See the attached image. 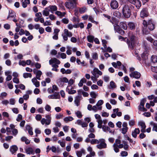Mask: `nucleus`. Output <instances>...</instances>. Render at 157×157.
<instances>
[{
    "instance_id": "1",
    "label": "nucleus",
    "mask_w": 157,
    "mask_h": 157,
    "mask_svg": "<svg viewBox=\"0 0 157 157\" xmlns=\"http://www.w3.org/2000/svg\"><path fill=\"white\" fill-rule=\"evenodd\" d=\"M132 6L128 5H124L122 8V11L124 16L126 18H129L131 15V11L132 8Z\"/></svg>"
},
{
    "instance_id": "2",
    "label": "nucleus",
    "mask_w": 157,
    "mask_h": 157,
    "mask_svg": "<svg viewBox=\"0 0 157 157\" xmlns=\"http://www.w3.org/2000/svg\"><path fill=\"white\" fill-rule=\"evenodd\" d=\"M136 38L135 36L132 35L129 37V39L127 40V43L129 48L132 49L134 48Z\"/></svg>"
},
{
    "instance_id": "3",
    "label": "nucleus",
    "mask_w": 157,
    "mask_h": 157,
    "mask_svg": "<svg viewBox=\"0 0 157 157\" xmlns=\"http://www.w3.org/2000/svg\"><path fill=\"white\" fill-rule=\"evenodd\" d=\"M144 26L142 28V32L144 35H147L150 33V31L147 27L146 21L144 20L143 22Z\"/></svg>"
},
{
    "instance_id": "4",
    "label": "nucleus",
    "mask_w": 157,
    "mask_h": 157,
    "mask_svg": "<svg viewBox=\"0 0 157 157\" xmlns=\"http://www.w3.org/2000/svg\"><path fill=\"white\" fill-rule=\"evenodd\" d=\"M147 27L150 31H152L155 28V24L151 19L146 21Z\"/></svg>"
},
{
    "instance_id": "5",
    "label": "nucleus",
    "mask_w": 157,
    "mask_h": 157,
    "mask_svg": "<svg viewBox=\"0 0 157 157\" xmlns=\"http://www.w3.org/2000/svg\"><path fill=\"white\" fill-rule=\"evenodd\" d=\"M149 15L148 9L147 8H143L140 12V17L142 18L147 17Z\"/></svg>"
},
{
    "instance_id": "6",
    "label": "nucleus",
    "mask_w": 157,
    "mask_h": 157,
    "mask_svg": "<svg viewBox=\"0 0 157 157\" xmlns=\"http://www.w3.org/2000/svg\"><path fill=\"white\" fill-rule=\"evenodd\" d=\"M114 29L115 31L121 35H124L125 34V32L124 30L121 29L119 25L117 24H115L114 25Z\"/></svg>"
},
{
    "instance_id": "7",
    "label": "nucleus",
    "mask_w": 157,
    "mask_h": 157,
    "mask_svg": "<svg viewBox=\"0 0 157 157\" xmlns=\"http://www.w3.org/2000/svg\"><path fill=\"white\" fill-rule=\"evenodd\" d=\"M65 5L66 8L71 10L74 9L76 6L75 3L72 2H66L65 3Z\"/></svg>"
},
{
    "instance_id": "8",
    "label": "nucleus",
    "mask_w": 157,
    "mask_h": 157,
    "mask_svg": "<svg viewBox=\"0 0 157 157\" xmlns=\"http://www.w3.org/2000/svg\"><path fill=\"white\" fill-rule=\"evenodd\" d=\"M100 141H101V143L100 144L97 145V148L99 149L106 148L107 147V145L105 142L104 140L103 139L100 140Z\"/></svg>"
},
{
    "instance_id": "9",
    "label": "nucleus",
    "mask_w": 157,
    "mask_h": 157,
    "mask_svg": "<svg viewBox=\"0 0 157 157\" xmlns=\"http://www.w3.org/2000/svg\"><path fill=\"white\" fill-rule=\"evenodd\" d=\"M110 7L113 9H117L119 6V4L116 0H112L110 3Z\"/></svg>"
},
{
    "instance_id": "10",
    "label": "nucleus",
    "mask_w": 157,
    "mask_h": 157,
    "mask_svg": "<svg viewBox=\"0 0 157 157\" xmlns=\"http://www.w3.org/2000/svg\"><path fill=\"white\" fill-rule=\"evenodd\" d=\"M129 75L131 77L138 79L140 78L141 76V74L139 72L137 71H135L134 72H132V73L130 74Z\"/></svg>"
},
{
    "instance_id": "11",
    "label": "nucleus",
    "mask_w": 157,
    "mask_h": 157,
    "mask_svg": "<svg viewBox=\"0 0 157 157\" xmlns=\"http://www.w3.org/2000/svg\"><path fill=\"white\" fill-rule=\"evenodd\" d=\"M138 125L141 127V132L142 133L146 132V125L145 123L143 121H140L138 122Z\"/></svg>"
},
{
    "instance_id": "12",
    "label": "nucleus",
    "mask_w": 157,
    "mask_h": 157,
    "mask_svg": "<svg viewBox=\"0 0 157 157\" xmlns=\"http://www.w3.org/2000/svg\"><path fill=\"white\" fill-rule=\"evenodd\" d=\"M45 10H48L50 11L53 13V12L56 11L57 10V6L55 5L51 6L50 5L48 7L45 8Z\"/></svg>"
},
{
    "instance_id": "13",
    "label": "nucleus",
    "mask_w": 157,
    "mask_h": 157,
    "mask_svg": "<svg viewBox=\"0 0 157 157\" xmlns=\"http://www.w3.org/2000/svg\"><path fill=\"white\" fill-rule=\"evenodd\" d=\"M73 87L71 86H68L66 89V91L69 94H74L76 93V91L74 90H72Z\"/></svg>"
},
{
    "instance_id": "14",
    "label": "nucleus",
    "mask_w": 157,
    "mask_h": 157,
    "mask_svg": "<svg viewBox=\"0 0 157 157\" xmlns=\"http://www.w3.org/2000/svg\"><path fill=\"white\" fill-rule=\"evenodd\" d=\"M49 63L50 65H52L53 63H55V64L59 65L60 64V62L56 58H54L49 60Z\"/></svg>"
},
{
    "instance_id": "15",
    "label": "nucleus",
    "mask_w": 157,
    "mask_h": 157,
    "mask_svg": "<svg viewBox=\"0 0 157 157\" xmlns=\"http://www.w3.org/2000/svg\"><path fill=\"white\" fill-rule=\"evenodd\" d=\"M48 98L49 99H59L60 96L59 93L55 92L54 94L48 96Z\"/></svg>"
},
{
    "instance_id": "16",
    "label": "nucleus",
    "mask_w": 157,
    "mask_h": 157,
    "mask_svg": "<svg viewBox=\"0 0 157 157\" xmlns=\"http://www.w3.org/2000/svg\"><path fill=\"white\" fill-rule=\"evenodd\" d=\"M136 24L133 22H129L128 24V26L129 29L131 30L135 29Z\"/></svg>"
},
{
    "instance_id": "17",
    "label": "nucleus",
    "mask_w": 157,
    "mask_h": 157,
    "mask_svg": "<svg viewBox=\"0 0 157 157\" xmlns=\"http://www.w3.org/2000/svg\"><path fill=\"white\" fill-rule=\"evenodd\" d=\"M140 132V130L139 128H136L133 131H132V135L134 138H136L137 134H139Z\"/></svg>"
},
{
    "instance_id": "18",
    "label": "nucleus",
    "mask_w": 157,
    "mask_h": 157,
    "mask_svg": "<svg viewBox=\"0 0 157 157\" xmlns=\"http://www.w3.org/2000/svg\"><path fill=\"white\" fill-rule=\"evenodd\" d=\"M18 147L16 145H13L10 147V151L12 154L15 153L18 150Z\"/></svg>"
},
{
    "instance_id": "19",
    "label": "nucleus",
    "mask_w": 157,
    "mask_h": 157,
    "mask_svg": "<svg viewBox=\"0 0 157 157\" xmlns=\"http://www.w3.org/2000/svg\"><path fill=\"white\" fill-rule=\"evenodd\" d=\"M25 152L28 154L34 155V151L33 148L31 147H29L25 149Z\"/></svg>"
},
{
    "instance_id": "20",
    "label": "nucleus",
    "mask_w": 157,
    "mask_h": 157,
    "mask_svg": "<svg viewBox=\"0 0 157 157\" xmlns=\"http://www.w3.org/2000/svg\"><path fill=\"white\" fill-rule=\"evenodd\" d=\"M119 26L120 28L123 29L124 30H126L127 29V26L125 22H120Z\"/></svg>"
},
{
    "instance_id": "21",
    "label": "nucleus",
    "mask_w": 157,
    "mask_h": 157,
    "mask_svg": "<svg viewBox=\"0 0 157 157\" xmlns=\"http://www.w3.org/2000/svg\"><path fill=\"white\" fill-rule=\"evenodd\" d=\"M151 63L153 64L157 62V56L155 55H152L151 58Z\"/></svg>"
},
{
    "instance_id": "22",
    "label": "nucleus",
    "mask_w": 157,
    "mask_h": 157,
    "mask_svg": "<svg viewBox=\"0 0 157 157\" xmlns=\"http://www.w3.org/2000/svg\"><path fill=\"white\" fill-rule=\"evenodd\" d=\"M30 3V0H25L24 1L22 2V7L25 8L27 6V4H29Z\"/></svg>"
},
{
    "instance_id": "23",
    "label": "nucleus",
    "mask_w": 157,
    "mask_h": 157,
    "mask_svg": "<svg viewBox=\"0 0 157 157\" xmlns=\"http://www.w3.org/2000/svg\"><path fill=\"white\" fill-rule=\"evenodd\" d=\"M134 5L137 8L139 9L141 6V3L140 1L139 0H136Z\"/></svg>"
},
{
    "instance_id": "24",
    "label": "nucleus",
    "mask_w": 157,
    "mask_h": 157,
    "mask_svg": "<svg viewBox=\"0 0 157 157\" xmlns=\"http://www.w3.org/2000/svg\"><path fill=\"white\" fill-rule=\"evenodd\" d=\"M81 98L79 96H76L75 98V102L77 106H79L80 105V100Z\"/></svg>"
},
{
    "instance_id": "25",
    "label": "nucleus",
    "mask_w": 157,
    "mask_h": 157,
    "mask_svg": "<svg viewBox=\"0 0 157 157\" xmlns=\"http://www.w3.org/2000/svg\"><path fill=\"white\" fill-rule=\"evenodd\" d=\"M87 40L90 43H93L94 37L92 35H89L87 37Z\"/></svg>"
},
{
    "instance_id": "26",
    "label": "nucleus",
    "mask_w": 157,
    "mask_h": 157,
    "mask_svg": "<svg viewBox=\"0 0 157 157\" xmlns=\"http://www.w3.org/2000/svg\"><path fill=\"white\" fill-rule=\"evenodd\" d=\"M64 33L69 37H71L72 36V33L70 32H69L68 30L66 29H65L64 30Z\"/></svg>"
},
{
    "instance_id": "27",
    "label": "nucleus",
    "mask_w": 157,
    "mask_h": 157,
    "mask_svg": "<svg viewBox=\"0 0 157 157\" xmlns=\"http://www.w3.org/2000/svg\"><path fill=\"white\" fill-rule=\"evenodd\" d=\"M74 119L71 116L66 117L63 119V121L66 122H67L68 121H71Z\"/></svg>"
},
{
    "instance_id": "28",
    "label": "nucleus",
    "mask_w": 157,
    "mask_h": 157,
    "mask_svg": "<svg viewBox=\"0 0 157 157\" xmlns=\"http://www.w3.org/2000/svg\"><path fill=\"white\" fill-rule=\"evenodd\" d=\"M57 83L58 85L60 87L63 86V83L62 80L61 78H60L57 80Z\"/></svg>"
},
{
    "instance_id": "29",
    "label": "nucleus",
    "mask_w": 157,
    "mask_h": 157,
    "mask_svg": "<svg viewBox=\"0 0 157 157\" xmlns=\"http://www.w3.org/2000/svg\"><path fill=\"white\" fill-rule=\"evenodd\" d=\"M110 87H109V88L113 89L116 88L117 86L115 83L113 81H111L110 82Z\"/></svg>"
},
{
    "instance_id": "30",
    "label": "nucleus",
    "mask_w": 157,
    "mask_h": 157,
    "mask_svg": "<svg viewBox=\"0 0 157 157\" xmlns=\"http://www.w3.org/2000/svg\"><path fill=\"white\" fill-rule=\"evenodd\" d=\"M86 8L85 6L83 7L79 8V12L81 14H82L84 13L86 10Z\"/></svg>"
},
{
    "instance_id": "31",
    "label": "nucleus",
    "mask_w": 157,
    "mask_h": 157,
    "mask_svg": "<svg viewBox=\"0 0 157 157\" xmlns=\"http://www.w3.org/2000/svg\"><path fill=\"white\" fill-rule=\"evenodd\" d=\"M113 147L114 150L117 153L119 151V150L118 147V145L116 143H114Z\"/></svg>"
},
{
    "instance_id": "32",
    "label": "nucleus",
    "mask_w": 157,
    "mask_h": 157,
    "mask_svg": "<svg viewBox=\"0 0 157 157\" xmlns=\"http://www.w3.org/2000/svg\"><path fill=\"white\" fill-rule=\"evenodd\" d=\"M92 57L93 59L95 60H97L98 59V56L97 53L96 52L92 53Z\"/></svg>"
},
{
    "instance_id": "33",
    "label": "nucleus",
    "mask_w": 157,
    "mask_h": 157,
    "mask_svg": "<svg viewBox=\"0 0 157 157\" xmlns=\"http://www.w3.org/2000/svg\"><path fill=\"white\" fill-rule=\"evenodd\" d=\"M98 124V127L99 128H101L102 127V124L103 123V121L101 119L98 120L97 121Z\"/></svg>"
},
{
    "instance_id": "34",
    "label": "nucleus",
    "mask_w": 157,
    "mask_h": 157,
    "mask_svg": "<svg viewBox=\"0 0 157 157\" xmlns=\"http://www.w3.org/2000/svg\"><path fill=\"white\" fill-rule=\"evenodd\" d=\"M113 15L114 16L118 18H120L121 15V13L118 11H115L113 13Z\"/></svg>"
},
{
    "instance_id": "35",
    "label": "nucleus",
    "mask_w": 157,
    "mask_h": 157,
    "mask_svg": "<svg viewBox=\"0 0 157 157\" xmlns=\"http://www.w3.org/2000/svg\"><path fill=\"white\" fill-rule=\"evenodd\" d=\"M23 76L25 78L28 77L31 78L32 76V75L30 73H25L23 74Z\"/></svg>"
},
{
    "instance_id": "36",
    "label": "nucleus",
    "mask_w": 157,
    "mask_h": 157,
    "mask_svg": "<svg viewBox=\"0 0 157 157\" xmlns=\"http://www.w3.org/2000/svg\"><path fill=\"white\" fill-rule=\"evenodd\" d=\"M94 71L93 73H96V74H98L100 75H102V72L97 68H95L94 69Z\"/></svg>"
},
{
    "instance_id": "37",
    "label": "nucleus",
    "mask_w": 157,
    "mask_h": 157,
    "mask_svg": "<svg viewBox=\"0 0 157 157\" xmlns=\"http://www.w3.org/2000/svg\"><path fill=\"white\" fill-rule=\"evenodd\" d=\"M49 11L48 10H45V9L42 12L43 14L45 16H47L49 15Z\"/></svg>"
},
{
    "instance_id": "38",
    "label": "nucleus",
    "mask_w": 157,
    "mask_h": 157,
    "mask_svg": "<svg viewBox=\"0 0 157 157\" xmlns=\"http://www.w3.org/2000/svg\"><path fill=\"white\" fill-rule=\"evenodd\" d=\"M42 74V72L40 71L39 70L37 73L36 74V78L38 80H40V77Z\"/></svg>"
},
{
    "instance_id": "39",
    "label": "nucleus",
    "mask_w": 157,
    "mask_h": 157,
    "mask_svg": "<svg viewBox=\"0 0 157 157\" xmlns=\"http://www.w3.org/2000/svg\"><path fill=\"white\" fill-rule=\"evenodd\" d=\"M99 143V141L97 139H92L90 141V143L92 144H98Z\"/></svg>"
},
{
    "instance_id": "40",
    "label": "nucleus",
    "mask_w": 157,
    "mask_h": 157,
    "mask_svg": "<svg viewBox=\"0 0 157 157\" xmlns=\"http://www.w3.org/2000/svg\"><path fill=\"white\" fill-rule=\"evenodd\" d=\"M151 70L153 72H155L157 73V66H151Z\"/></svg>"
},
{
    "instance_id": "41",
    "label": "nucleus",
    "mask_w": 157,
    "mask_h": 157,
    "mask_svg": "<svg viewBox=\"0 0 157 157\" xmlns=\"http://www.w3.org/2000/svg\"><path fill=\"white\" fill-rule=\"evenodd\" d=\"M123 143L124 144V148L125 150H127L128 148V146L127 144V142L125 141H123Z\"/></svg>"
},
{
    "instance_id": "42",
    "label": "nucleus",
    "mask_w": 157,
    "mask_h": 157,
    "mask_svg": "<svg viewBox=\"0 0 157 157\" xmlns=\"http://www.w3.org/2000/svg\"><path fill=\"white\" fill-rule=\"evenodd\" d=\"M75 114L79 118H82V115L81 112L79 111H78L76 112Z\"/></svg>"
},
{
    "instance_id": "43",
    "label": "nucleus",
    "mask_w": 157,
    "mask_h": 157,
    "mask_svg": "<svg viewBox=\"0 0 157 157\" xmlns=\"http://www.w3.org/2000/svg\"><path fill=\"white\" fill-rule=\"evenodd\" d=\"M12 135L14 136H16L18 132L17 129L14 128L12 130Z\"/></svg>"
},
{
    "instance_id": "44",
    "label": "nucleus",
    "mask_w": 157,
    "mask_h": 157,
    "mask_svg": "<svg viewBox=\"0 0 157 157\" xmlns=\"http://www.w3.org/2000/svg\"><path fill=\"white\" fill-rule=\"evenodd\" d=\"M146 39L149 41L151 43H153L154 42V39H153L151 36H148L146 37Z\"/></svg>"
},
{
    "instance_id": "45",
    "label": "nucleus",
    "mask_w": 157,
    "mask_h": 157,
    "mask_svg": "<svg viewBox=\"0 0 157 157\" xmlns=\"http://www.w3.org/2000/svg\"><path fill=\"white\" fill-rule=\"evenodd\" d=\"M14 14H15L14 12L12 11L11 13H10V12H9V14L7 17V19H8L10 17L14 18Z\"/></svg>"
},
{
    "instance_id": "46",
    "label": "nucleus",
    "mask_w": 157,
    "mask_h": 157,
    "mask_svg": "<svg viewBox=\"0 0 157 157\" xmlns=\"http://www.w3.org/2000/svg\"><path fill=\"white\" fill-rule=\"evenodd\" d=\"M121 155L122 157L126 156L128 155V153L127 151H123L121 152Z\"/></svg>"
},
{
    "instance_id": "47",
    "label": "nucleus",
    "mask_w": 157,
    "mask_h": 157,
    "mask_svg": "<svg viewBox=\"0 0 157 157\" xmlns=\"http://www.w3.org/2000/svg\"><path fill=\"white\" fill-rule=\"evenodd\" d=\"M78 95L77 96H79L80 98L82 97V94L83 92L82 89L79 90H78Z\"/></svg>"
},
{
    "instance_id": "48",
    "label": "nucleus",
    "mask_w": 157,
    "mask_h": 157,
    "mask_svg": "<svg viewBox=\"0 0 157 157\" xmlns=\"http://www.w3.org/2000/svg\"><path fill=\"white\" fill-rule=\"evenodd\" d=\"M101 128L104 132H108V129H109L108 126H106L104 125H103Z\"/></svg>"
},
{
    "instance_id": "49",
    "label": "nucleus",
    "mask_w": 157,
    "mask_h": 157,
    "mask_svg": "<svg viewBox=\"0 0 157 157\" xmlns=\"http://www.w3.org/2000/svg\"><path fill=\"white\" fill-rule=\"evenodd\" d=\"M104 103L103 101L102 100H100L98 101L97 103L96 104V105L98 107L102 105Z\"/></svg>"
},
{
    "instance_id": "50",
    "label": "nucleus",
    "mask_w": 157,
    "mask_h": 157,
    "mask_svg": "<svg viewBox=\"0 0 157 157\" xmlns=\"http://www.w3.org/2000/svg\"><path fill=\"white\" fill-rule=\"evenodd\" d=\"M146 100L144 99H141L140 101V105L142 106V107L144 106L145 103L146 102Z\"/></svg>"
},
{
    "instance_id": "51",
    "label": "nucleus",
    "mask_w": 157,
    "mask_h": 157,
    "mask_svg": "<svg viewBox=\"0 0 157 157\" xmlns=\"http://www.w3.org/2000/svg\"><path fill=\"white\" fill-rule=\"evenodd\" d=\"M19 64L20 65H22L23 66H25L26 64V63L24 60H20L19 62Z\"/></svg>"
},
{
    "instance_id": "52",
    "label": "nucleus",
    "mask_w": 157,
    "mask_h": 157,
    "mask_svg": "<svg viewBox=\"0 0 157 157\" xmlns=\"http://www.w3.org/2000/svg\"><path fill=\"white\" fill-rule=\"evenodd\" d=\"M90 94L91 96L93 98H95L96 97L97 95L96 93L94 92H91Z\"/></svg>"
},
{
    "instance_id": "53",
    "label": "nucleus",
    "mask_w": 157,
    "mask_h": 157,
    "mask_svg": "<svg viewBox=\"0 0 157 157\" xmlns=\"http://www.w3.org/2000/svg\"><path fill=\"white\" fill-rule=\"evenodd\" d=\"M44 132L46 135H49L51 134V131L49 129H46L45 130Z\"/></svg>"
},
{
    "instance_id": "54",
    "label": "nucleus",
    "mask_w": 157,
    "mask_h": 157,
    "mask_svg": "<svg viewBox=\"0 0 157 157\" xmlns=\"http://www.w3.org/2000/svg\"><path fill=\"white\" fill-rule=\"evenodd\" d=\"M153 45L155 49L157 51V40H155L154 41L153 43Z\"/></svg>"
},
{
    "instance_id": "55",
    "label": "nucleus",
    "mask_w": 157,
    "mask_h": 157,
    "mask_svg": "<svg viewBox=\"0 0 157 157\" xmlns=\"http://www.w3.org/2000/svg\"><path fill=\"white\" fill-rule=\"evenodd\" d=\"M13 82L17 84H18L19 83V79L17 78H14L13 79Z\"/></svg>"
},
{
    "instance_id": "56",
    "label": "nucleus",
    "mask_w": 157,
    "mask_h": 157,
    "mask_svg": "<svg viewBox=\"0 0 157 157\" xmlns=\"http://www.w3.org/2000/svg\"><path fill=\"white\" fill-rule=\"evenodd\" d=\"M35 118L36 120L40 121L42 117L40 115L37 114Z\"/></svg>"
},
{
    "instance_id": "57",
    "label": "nucleus",
    "mask_w": 157,
    "mask_h": 157,
    "mask_svg": "<svg viewBox=\"0 0 157 157\" xmlns=\"http://www.w3.org/2000/svg\"><path fill=\"white\" fill-rule=\"evenodd\" d=\"M45 109L48 111H50L51 109V106L48 104H47L45 107Z\"/></svg>"
},
{
    "instance_id": "58",
    "label": "nucleus",
    "mask_w": 157,
    "mask_h": 157,
    "mask_svg": "<svg viewBox=\"0 0 157 157\" xmlns=\"http://www.w3.org/2000/svg\"><path fill=\"white\" fill-rule=\"evenodd\" d=\"M60 56L63 59H65L67 57V55L66 54L64 53H60Z\"/></svg>"
},
{
    "instance_id": "59",
    "label": "nucleus",
    "mask_w": 157,
    "mask_h": 157,
    "mask_svg": "<svg viewBox=\"0 0 157 157\" xmlns=\"http://www.w3.org/2000/svg\"><path fill=\"white\" fill-rule=\"evenodd\" d=\"M62 21L65 24H67L68 23L69 20L67 19L64 18L62 20Z\"/></svg>"
},
{
    "instance_id": "60",
    "label": "nucleus",
    "mask_w": 157,
    "mask_h": 157,
    "mask_svg": "<svg viewBox=\"0 0 157 157\" xmlns=\"http://www.w3.org/2000/svg\"><path fill=\"white\" fill-rule=\"evenodd\" d=\"M22 119V116L20 114H19L17 116V118L16 119V120L17 121H20Z\"/></svg>"
},
{
    "instance_id": "61",
    "label": "nucleus",
    "mask_w": 157,
    "mask_h": 157,
    "mask_svg": "<svg viewBox=\"0 0 157 157\" xmlns=\"http://www.w3.org/2000/svg\"><path fill=\"white\" fill-rule=\"evenodd\" d=\"M13 136H8L6 137L5 140L6 141H8L13 138Z\"/></svg>"
},
{
    "instance_id": "62",
    "label": "nucleus",
    "mask_w": 157,
    "mask_h": 157,
    "mask_svg": "<svg viewBox=\"0 0 157 157\" xmlns=\"http://www.w3.org/2000/svg\"><path fill=\"white\" fill-rule=\"evenodd\" d=\"M110 102L113 105H116L117 103V101L115 99H112L110 100Z\"/></svg>"
},
{
    "instance_id": "63",
    "label": "nucleus",
    "mask_w": 157,
    "mask_h": 157,
    "mask_svg": "<svg viewBox=\"0 0 157 157\" xmlns=\"http://www.w3.org/2000/svg\"><path fill=\"white\" fill-rule=\"evenodd\" d=\"M2 115L4 117H5L7 118H8L9 117V114L8 113L6 112H3Z\"/></svg>"
},
{
    "instance_id": "64",
    "label": "nucleus",
    "mask_w": 157,
    "mask_h": 157,
    "mask_svg": "<svg viewBox=\"0 0 157 157\" xmlns=\"http://www.w3.org/2000/svg\"><path fill=\"white\" fill-rule=\"evenodd\" d=\"M135 121L134 120H131L129 122V124L131 126H133L134 125Z\"/></svg>"
}]
</instances>
